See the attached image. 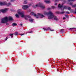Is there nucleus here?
Listing matches in <instances>:
<instances>
[{
    "instance_id": "obj_1",
    "label": "nucleus",
    "mask_w": 76,
    "mask_h": 76,
    "mask_svg": "<svg viewBox=\"0 0 76 76\" xmlns=\"http://www.w3.org/2000/svg\"><path fill=\"white\" fill-rule=\"evenodd\" d=\"M44 14L48 16V19H53L54 20H58V19L57 18V16L54 15L53 13L51 11H49L48 12L45 11L44 12Z\"/></svg>"
},
{
    "instance_id": "obj_2",
    "label": "nucleus",
    "mask_w": 76,
    "mask_h": 76,
    "mask_svg": "<svg viewBox=\"0 0 76 76\" xmlns=\"http://www.w3.org/2000/svg\"><path fill=\"white\" fill-rule=\"evenodd\" d=\"M13 20V18L12 17L10 16L8 18H7V17H6L4 18L1 19V23H6L7 22H8V20L12 21Z\"/></svg>"
},
{
    "instance_id": "obj_3",
    "label": "nucleus",
    "mask_w": 76,
    "mask_h": 76,
    "mask_svg": "<svg viewBox=\"0 0 76 76\" xmlns=\"http://www.w3.org/2000/svg\"><path fill=\"white\" fill-rule=\"evenodd\" d=\"M19 10H21V9L18 10V13L19 15H21V17L23 18L24 17L25 20H28V18H31V16H30L28 15L25 16L24 13H23V12H19Z\"/></svg>"
},
{
    "instance_id": "obj_4",
    "label": "nucleus",
    "mask_w": 76,
    "mask_h": 76,
    "mask_svg": "<svg viewBox=\"0 0 76 76\" xmlns=\"http://www.w3.org/2000/svg\"><path fill=\"white\" fill-rule=\"evenodd\" d=\"M0 5L1 6H5L6 5L7 6H9L11 5V3L9 2L7 3L6 2H0Z\"/></svg>"
},
{
    "instance_id": "obj_5",
    "label": "nucleus",
    "mask_w": 76,
    "mask_h": 76,
    "mask_svg": "<svg viewBox=\"0 0 76 76\" xmlns=\"http://www.w3.org/2000/svg\"><path fill=\"white\" fill-rule=\"evenodd\" d=\"M36 7H40L42 9H45V6L43 4L39 3L38 4H37L36 5Z\"/></svg>"
},
{
    "instance_id": "obj_6",
    "label": "nucleus",
    "mask_w": 76,
    "mask_h": 76,
    "mask_svg": "<svg viewBox=\"0 0 76 76\" xmlns=\"http://www.w3.org/2000/svg\"><path fill=\"white\" fill-rule=\"evenodd\" d=\"M29 7V6L27 5H23L22 8L23 10H26L27 9H28Z\"/></svg>"
},
{
    "instance_id": "obj_7",
    "label": "nucleus",
    "mask_w": 76,
    "mask_h": 76,
    "mask_svg": "<svg viewBox=\"0 0 76 76\" xmlns=\"http://www.w3.org/2000/svg\"><path fill=\"white\" fill-rule=\"evenodd\" d=\"M31 15H34L35 17H36V18L37 19L39 18V16H38V15H36V14H35L34 13V12H31Z\"/></svg>"
},
{
    "instance_id": "obj_8",
    "label": "nucleus",
    "mask_w": 76,
    "mask_h": 76,
    "mask_svg": "<svg viewBox=\"0 0 76 76\" xmlns=\"http://www.w3.org/2000/svg\"><path fill=\"white\" fill-rule=\"evenodd\" d=\"M63 4H58V9L59 10V9H61V8H62V7H63Z\"/></svg>"
},
{
    "instance_id": "obj_9",
    "label": "nucleus",
    "mask_w": 76,
    "mask_h": 76,
    "mask_svg": "<svg viewBox=\"0 0 76 76\" xmlns=\"http://www.w3.org/2000/svg\"><path fill=\"white\" fill-rule=\"evenodd\" d=\"M37 15L39 16V17L41 18H43L44 17V16L43 15L41 14L40 13H38Z\"/></svg>"
},
{
    "instance_id": "obj_10",
    "label": "nucleus",
    "mask_w": 76,
    "mask_h": 76,
    "mask_svg": "<svg viewBox=\"0 0 76 76\" xmlns=\"http://www.w3.org/2000/svg\"><path fill=\"white\" fill-rule=\"evenodd\" d=\"M43 29L44 30V31H47V30H49L50 29V31H54V30L53 29L51 30V29L50 27H48L47 28H43Z\"/></svg>"
},
{
    "instance_id": "obj_11",
    "label": "nucleus",
    "mask_w": 76,
    "mask_h": 76,
    "mask_svg": "<svg viewBox=\"0 0 76 76\" xmlns=\"http://www.w3.org/2000/svg\"><path fill=\"white\" fill-rule=\"evenodd\" d=\"M7 10H8V9L5 8L4 10H1V11L3 12V13H5V12H7Z\"/></svg>"
},
{
    "instance_id": "obj_12",
    "label": "nucleus",
    "mask_w": 76,
    "mask_h": 76,
    "mask_svg": "<svg viewBox=\"0 0 76 76\" xmlns=\"http://www.w3.org/2000/svg\"><path fill=\"white\" fill-rule=\"evenodd\" d=\"M69 5H70V6H72V7H76V4L74 5H73V3L72 2H70L69 3Z\"/></svg>"
},
{
    "instance_id": "obj_13",
    "label": "nucleus",
    "mask_w": 76,
    "mask_h": 76,
    "mask_svg": "<svg viewBox=\"0 0 76 76\" xmlns=\"http://www.w3.org/2000/svg\"><path fill=\"white\" fill-rule=\"evenodd\" d=\"M65 12H60L59 11H58L56 12V13H57V14H63V13H65Z\"/></svg>"
},
{
    "instance_id": "obj_14",
    "label": "nucleus",
    "mask_w": 76,
    "mask_h": 76,
    "mask_svg": "<svg viewBox=\"0 0 76 76\" xmlns=\"http://www.w3.org/2000/svg\"><path fill=\"white\" fill-rule=\"evenodd\" d=\"M44 1L46 3H50L51 2L50 1H47V0H45Z\"/></svg>"
},
{
    "instance_id": "obj_15",
    "label": "nucleus",
    "mask_w": 76,
    "mask_h": 76,
    "mask_svg": "<svg viewBox=\"0 0 76 76\" xmlns=\"http://www.w3.org/2000/svg\"><path fill=\"white\" fill-rule=\"evenodd\" d=\"M16 25H17V24H16V23H13L12 24V26H16Z\"/></svg>"
},
{
    "instance_id": "obj_16",
    "label": "nucleus",
    "mask_w": 76,
    "mask_h": 76,
    "mask_svg": "<svg viewBox=\"0 0 76 76\" xmlns=\"http://www.w3.org/2000/svg\"><path fill=\"white\" fill-rule=\"evenodd\" d=\"M29 21H30V22H32L34 21V20H33V19L32 18H30L29 19Z\"/></svg>"
},
{
    "instance_id": "obj_17",
    "label": "nucleus",
    "mask_w": 76,
    "mask_h": 76,
    "mask_svg": "<svg viewBox=\"0 0 76 76\" xmlns=\"http://www.w3.org/2000/svg\"><path fill=\"white\" fill-rule=\"evenodd\" d=\"M67 7H66V6H64L63 7V9L64 10V9H67Z\"/></svg>"
},
{
    "instance_id": "obj_18",
    "label": "nucleus",
    "mask_w": 76,
    "mask_h": 76,
    "mask_svg": "<svg viewBox=\"0 0 76 76\" xmlns=\"http://www.w3.org/2000/svg\"><path fill=\"white\" fill-rule=\"evenodd\" d=\"M15 16L17 18H19V15H18V14H16L15 15Z\"/></svg>"
},
{
    "instance_id": "obj_19",
    "label": "nucleus",
    "mask_w": 76,
    "mask_h": 76,
    "mask_svg": "<svg viewBox=\"0 0 76 76\" xmlns=\"http://www.w3.org/2000/svg\"><path fill=\"white\" fill-rule=\"evenodd\" d=\"M75 0H68L67 1H68V2L69 1H74Z\"/></svg>"
},
{
    "instance_id": "obj_20",
    "label": "nucleus",
    "mask_w": 76,
    "mask_h": 76,
    "mask_svg": "<svg viewBox=\"0 0 76 76\" xmlns=\"http://www.w3.org/2000/svg\"><path fill=\"white\" fill-rule=\"evenodd\" d=\"M15 35H18V32H15Z\"/></svg>"
},
{
    "instance_id": "obj_21",
    "label": "nucleus",
    "mask_w": 76,
    "mask_h": 76,
    "mask_svg": "<svg viewBox=\"0 0 76 76\" xmlns=\"http://www.w3.org/2000/svg\"><path fill=\"white\" fill-rule=\"evenodd\" d=\"M68 10H71V7H69L68 8Z\"/></svg>"
},
{
    "instance_id": "obj_22",
    "label": "nucleus",
    "mask_w": 76,
    "mask_h": 76,
    "mask_svg": "<svg viewBox=\"0 0 76 76\" xmlns=\"http://www.w3.org/2000/svg\"><path fill=\"white\" fill-rule=\"evenodd\" d=\"M13 34H11L10 35V37L11 36V37L12 38V37H13Z\"/></svg>"
},
{
    "instance_id": "obj_23",
    "label": "nucleus",
    "mask_w": 76,
    "mask_h": 76,
    "mask_svg": "<svg viewBox=\"0 0 76 76\" xmlns=\"http://www.w3.org/2000/svg\"><path fill=\"white\" fill-rule=\"evenodd\" d=\"M64 31V29H62L60 30V32H63Z\"/></svg>"
},
{
    "instance_id": "obj_24",
    "label": "nucleus",
    "mask_w": 76,
    "mask_h": 76,
    "mask_svg": "<svg viewBox=\"0 0 76 76\" xmlns=\"http://www.w3.org/2000/svg\"><path fill=\"white\" fill-rule=\"evenodd\" d=\"M56 8V7H54V6H52V9H54L55 8Z\"/></svg>"
},
{
    "instance_id": "obj_25",
    "label": "nucleus",
    "mask_w": 76,
    "mask_h": 76,
    "mask_svg": "<svg viewBox=\"0 0 76 76\" xmlns=\"http://www.w3.org/2000/svg\"><path fill=\"white\" fill-rule=\"evenodd\" d=\"M64 3L65 4V3H67V1H66V0H64L63 1Z\"/></svg>"
},
{
    "instance_id": "obj_26",
    "label": "nucleus",
    "mask_w": 76,
    "mask_h": 76,
    "mask_svg": "<svg viewBox=\"0 0 76 76\" xmlns=\"http://www.w3.org/2000/svg\"><path fill=\"white\" fill-rule=\"evenodd\" d=\"M15 0H10V1L11 2H13L14 1H15Z\"/></svg>"
},
{
    "instance_id": "obj_27",
    "label": "nucleus",
    "mask_w": 76,
    "mask_h": 76,
    "mask_svg": "<svg viewBox=\"0 0 76 76\" xmlns=\"http://www.w3.org/2000/svg\"><path fill=\"white\" fill-rule=\"evenodd\" d=\"M66 13H67V14H69L70 13L69 12L67 11L66 12Z\"/></svg>"
},
{
    "instance_id": "obj_28",
    "label": "nucleus",
    "mask_w": 76,
    "mask_h": 76,
    "mask_svg": "<svg viewBox=\"0 0 76 76\" xmlns=\"http://www.w3.org/2000/svg\"><path fill=\"white\" fill-rule=\"evenodd\" d=\"M65 17H66V18H68V17H69V15H65Z\"/></svg>"
},
{
    "instance_id": "obj_29",
    "label": "nucleus",
    "mask_w": 76,
    "mask_h": 76,
    "mask_svg": "<svg viewBox=\"0 0 76 76\" xmlns=\"http://www.w3.org/2000/svg\"><path fill=\"white\" fill-rule=\"evenodd\" d=\"M24 4H26L27 3V2H26V1H25L24 2Z\"/></svg>"
},
{
    "instance_id": "obj_30",
    "label": "nucleus",
    "mask_w": 76,
    "mask_h": 76,
    "mask_svg": "<svg viewBox=\"0 0 76 76\" xmlns=\"http://www.w3.org/2000/svg\"><path fill=\"white\" fill-rule=\"evenodd\" d=\"M51 10V8H48V10Z\"/></svg>"
},
{
    "instance_id": "obj_31",
    "label": "nucleus",
    "mask_w": 76,
    "mask_h": 76,
    "mask_svg": "<svg viewBox=\"0 0 76 76\" xmlns=\"http://www.w3.org/2000/svg\"><path fill=\"white\" fill-rule=\"evenodd\" d=\"M6 24H7V25H9V23H6Z\"/></svg>"
},
{
    "instance_id": "obj_32",
    "label": "nucleus",
    "mask_w": 76,
    "mask_h": 76,
    "mask_svg": "<svg viewBox=\"0 0 76 76\" xmlns=\"http://www.w3.org/2000/svg\"><path fill=\"white\" fill-rule=\"evenodd\" d=\"M76 29L75 28H70L69 29Z\"/></svg>"
},
{
    "instance_id": "obj_33",
    "label": "nucleus",
    "mask_w": 76,
    "mask_h": 76,
    "mask_svg": "<svg viewBox=\"0 0 76 76\" xmlns=\"http://www.w3.org/2000/svg\"><path fill=\"white\" fill-rule=\"evenodd\" d=\"M20 35H21V36H22V35H25V34H20Z\"/></svg>"
},
{
    "instance_id": "obj_34",
    "label": "nucleus",
    "mask_w": 76,
    "mask_h": 76,
    "mask_svg": "<svg viewBox=\"0 0 76 76\" xmlns=\"http://www.w3.org/2000/svg\"><path fill=\"white\" fill-rule=\"evenodd\" d=\"M70 12H71V13H73V11L71 10L70 11Z\"/></svg>"
},
{
    "instance_id": "obj_35",
    "label": "nucleus",
    "mask_w": 76,
    "mask_h": 76,
    "mask_svg": "<svg viewBox=\"0 0 76 76\" xmlns=\"http://www.w3.org/2000/svg\"><path fill=\"white\" fill-rule=\"evenodd\" d=\"M29 6H32V4H29Z\"/></svg>"
},
{
    "instance_id": "obj_36",
    "label": "nucleus",
    "mask_w": 76,
    "mask_h": 76,
    "mask_svg": "<svg viewBox=\"0 0 76 76\" xmlns=\"http://www.w3.org/2000/svg\"><path fill=\"white\" fill-rule=\"evenodd\" d=\"M31 10H29V11H28V12H31Z\"/></svg>"
},
{
    "instance_id": "obj_37",
    "label": "nucleus",
    "mask_w": 76,
    "mask_h": 76,
    "mask_svg": "<svg viewBox=\"0 0 76 76\" xmlns=\"http://www.w3.org/2000/svg\"><path fill=\"white\" fill-rule=\"evenodd\" d=\"M75 13H76V8L75 9Z\"/></svg>"
},
{
    "instance_id": "obj_38",
    "label": "nucleus",
    "mask_w": 76,
    "mask_h": 76,
    "mask_svg": "<svg viewBox=\"0 0 76 76\" xmlns=\"http://www.w3.org/2000/svg\"><path fill=\"white\" fill-rule=\"evenodd\" d=\"M63 19H66V18L65 17H64L63 18Z\"/></svg>"
},
{
    "instance_id": "obj_39",
    "label": "nucleus",
    "mask_w": 76,
    "mask_h": 76,
    "mask_svg": "<svg viewBox=\"0 0 76 76\" xmlns=\"http://www.w3.org/2000/svg\"><path fill=\"white\" fill-rule=\"evenodd\" d=\"M7 38L5 40V41H7Z\"/></svg>"
},
{
    "instance_id": "obj_40",
    "label": "nucleus",
    "mask_w": 76,
    "mask_h": 76,
    "mask_svg": "<svg viewBox=\"0 0 76 76\" xmlns=\"http://www.w3.org/2000/svg\"><path fill=\"white\" fill-rule=\"evenodd\" d=\"M20 26H22V24H20Z\"/></svg>"
},
{
    "instance_id": "obj_41",
    "label": "nucleus",
    "mask_w": 76,
    "mask_h": 76,
    "mask_svg": "<svg viewBox=\"0 0 76 76\" xmlns=\"http://www.w3.org/2000/svg\"><path fill=\"white\" fill-rule=\"evenodd\" d=\"M55 5L56 6L57 5V3H56L55 4Z\"/></svg>"
},
{
    "instance_id": "obj_42",
    "label": "nucleus",
    "mask_w": 76,
    "mask_h": 76,
    "mask_svg": "<svg viewBox=\"0 0 76 76\" xmlns=\"http://www.w3.org/2000/svg\"><path fill=\"white\" fill-rule=\"evenodd\" d=\"M61 1H64V0H59Z\"/></svg>"
},
{
    "instance_id": "obj_43",
    "label": "nucleus",
    "mask_w": 76,
    "mask_h": 76,
    "mask_svg": "<svg viewBox=\"0 0 76 76\" xmlns=\"http://www.w3.org/2000/svg\"><path fill=\"white\" fill-rule=\"evenodd\" d=\"M31 32H30L29 33H31Z\"/></svg>"
},
{
    "instance_id": "obj_44",
    "label": "nucleus",
    "mask_w": 76,
    "mask_h": 76,
    "mask_svg": "<svg viewBox=\"0 0 76 76\" xmlns=\"http://www.w3.org/2000/svg\"><path fill=\"white\" fill-rule=\"evenodd\" d=\"M61 10H62V9H61Z\"/></svg>"
},
{
    "instance_id": "obj_45",
    "label": "nucleus",
    "mask_w": 76,
    "mask_h": 76,
    "mask_svg": "<svg viewBox=\"0 0 76 76\" xmlns=\"http://www.w3.org/2000/svg\"><path fill=\"white\" fill-rule=\"evenodd\" d=\"M7 0V1H8V0Z\"/></svg>"
}]
</instances>
